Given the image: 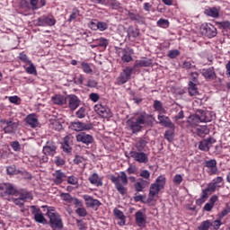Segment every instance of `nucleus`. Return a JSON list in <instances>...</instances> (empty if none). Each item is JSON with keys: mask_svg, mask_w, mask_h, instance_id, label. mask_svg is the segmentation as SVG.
Masks as SVG:
<instances>
[{"mask_svg": "<svg viewBox=\"0 0 230 230\" xmlns=\"http://www.w3.org/2000/svg\"><path fill=\"white\" fill-rule=\"evenodd\" d=\"M208 191H211V190H208V187L202 191L201 193V197L199 199H197V204H204V202H206V199H208Z\"/></svg>", "mask_w": 230, "mask_h": 230, "instance_id": "45", "label": "nucleus"}, {"mask_svg": "<svg viewBox=\"0 0 230 230\" xmlns=\"http://www.w3.org/2000/svg\"><path fill=\"white\" fill-rule=\"evenodd\" d=\"M188 91H189L190 96H197V95H199V89H197V84H195V83H193L191 81L189 82Z\"/></svg>", "mask_w": 230, "mask_h": 230, "instance_id": "38", "label": "nucleus"}, {"mask_svg": "<svg viewBox=\"0 0 230 230\" xmlns=\"http://www.w3.org/2000/svg\"><path fill=\"white\" fill-rule=\"evenodd\" d=\"M190 77L192 84H197L199 82V73L198 72H190Z\"/></svg>", "mask_w": 230, "mask_h": 230, "instance_id": "63", "label": "nucleus"}, {"mask_svg": "<svg viewBox=\"0 0 230 230\" xmlns=\"http://www.w3.org/2000/svg\"><path fill=\"white\" fill-rule=\"evenodd\" d=\"M201 31L203 35L208 37V39H213V37H217V28L214 27L211 23H206L201 26Z\"/></svg>", "mask_w": 230, "mask_h": 230, "instance_id": "12", "label": "nucleus"}, {"mask_svg": "<svg viewBox=\"0 0 230 230\" xmlns=\"http://www.w3.org/2000/svg\"><path fill=\"white\" fill-rule=\"evenodd\" d=\"M76 118H79V119H82L85 118V108L81 107L76 112H75Z\"/></svg>", "mask_w": 230, "mask_h": 230, "instance_id": "55", "label": "nucleus"}, {"mask_svg": "<svg viewBox=\"0 0 230 230\" xmlns=\"http://www.w3.org/2000/svg\"><path fill=\"white\" fill-rule=\"evenodd\" d=\"M25 121L27 125L31 128H37V127H39V119L37 118V115L34 113L29 114L25 118Z\"/></svg>", "mask_w": 230, "mask_h": 230, "instance_id": "27", "label": "nucleus"}, {"mask_svg": "<svg viewBox=\"0 0 230 230\" xmlns=\"http://www.w3.org/2000/svg\"><path fill=\"white\" fill-rule=\"evenodd\" d=\"M7 175H17V167L15 165H10L6 168Z\"/></svg>", "mask_w": 230, "mask_h": 230, "instance_id": "52", "label": "nucleus"}, {"mask_svg": "<svg viewBox=\"0 0 230 230\" xmlns=\"http://www.w3.org/2000/svg\"><path fill=\"white\" fill-rule=\"evenodd\" d=\"M66 172H62V170H57L52 173V181L58 186L66 181Z\"/></svg>", "mask_w": 230, "mask_h": 230, "instance_id": "14", "label": "nucleus"}, {"mask_svg": "<svg viewBox=\"0 0 230 230\" xmlns=\"http://www.w3.org/2000/svg\"><path fill=\"white\" fill-rule=\"evenodd\" d=\"M148 143H150V138L148 137H142L137 141L135 146L138 152H145Z\"/></svg>", "mask_w": 230, "mask_h": 230, "instance_id": "25", "label": "nucleus"}, {"mask_svg": "<svg viewBox=\"0 0 230 230\" xmlns=\"http://www.w3.org/2000/svg\"><path fill=\"white\" fill-rule=\"evenodd\" d=\"M150 186V181H146L143 178H139L137 182L134 183V190L137 192L143 191V190Z\"/></svg>", "mask_w": 230, "mask_h": 230, "instance_id": "22", "label": "nucleus"}, {"mask_svg": "<svg viewBox=\"0 0 230 230\" xmlns=\"http://www.w3.org/2000/svg\"><path fill=\"white\" fill-rule=\"evenodd\" d=\"M153 107L155 111H157L161 114H166V110L163 107V102H161V101H158V100L155 101Z\"/></svg>", "mask_w": 230, "mask_h": 230, "instance_id": "40", "label": "nucleus"}, {"mask_svg": "<svg viewBox=\"0 0 230 230\" xmlns=\"http://www.w3.org/2000/svg\"><path fill=\"white\" fill-rule=\"evenodd\" d=\"M140 177L142 179H145V181H150V171L148 170H142L139 173Z\"/></svg>", "mask_w": 230, "mask_h": 230, "instance_id": "56", "label": "nucleus"}, {"mask_svg": "<svg viewBox=\"0 0 230 230\" xmlns=\"http://www.w3.org/2000/svg\"><path fill=\"white\" fill-rule=\"evenodd\" d=\"M29 64H30V66L26 68V72L29 75H37V68H35V66L33 65V63L31 61V63Z\"/></svg>", "mask_w": 230, "mask_h": 230, "instance_id": "54", "label": "nucleus"}, {"mask_svg": "<svg viewBox=\"0 0 230 230\" xmlns=\"http://www.w3.org/2000/svg\"><path fill=\"white\" fill-rule=\"evenodd\" d=\"M70 128L75 130V132H84L85 130H93V124L77 120L70 123Z\"/></svg>", "mask_w": 230, "mask_h": 230, "instance_id": "8", "label": "nucleus"}, {"mask_svg": "<svg viewBox=\"0 0 230 230\" xmlns=\"http://www.w3.org/2000/svg\"><path fill=\"white\" fill-rule=\"evenodd\" d=\"M140 33L139 29L128 28V37L129 40H136Z\"/></svg>", "mask_w": 230, "mask_h": 230, "instance_id": "35", "label": "nucleus"}, {"mask_svg": "<svg viewBox=\"0 0 230 230\" xmlns=\"http://www.w3.org/2000/svg\"><path fill=\"white\" fill-rule=\"evenodd\" d=\"M94 111L101 118H111L112 116L111 110L100 103L94 106Z\"/></svg>", "mask_w": 230, "mask_h": 230, "instance_id": "15", "label": "nucleus"}, {"mask_svg": "<svg viewBox=\"0 0 230 230\" xmlns=\"http://www.w3.org/2000/svg\"><path fill=\"white\" fill-rule=\"evenodd\" d=\"M202 76L207 80H217V73L215 67L203 68L200 70Z\"/></svg>", "mask_w": 230, "mask_h": 230, "instance_id": "20", "label": "nucleus"}, {"mask_svg": "<svg viewBox=\"0 0 230 230\" xmlns=\"http://www.w3.org/2000/svg\"><path fill=\"white\" fill-rule=\"evenodd\" d=\"M51 102L55 105H66L67 103V98L62 94H56L51 97Z\"/></svg>", "mask_w": 230, "mask_h": 230, "instance_id": "30", "label": "nucleus"}, {"mask_svg": "<svg viewBox=\"0 0 230 230\" xmlns=\"http://www.w3.org/2000/svg\"><path fill=\"white\" fill-rule=\"evenodd\" d=\"M154 116L147 114L146 112H141L135 118H131L127 120L128 130H131L132 134H137L141 132L144 127L152 126L154 124Z\"/></svg>", "mask_w": 230, "mask_h": 230, "instance_id": "1", "label": "nucleus"}, {"mask_svg": "<svg viewBox=\"0 0 230 230\" xmlns=\"http://www.w3.org/2000/svg\"><path fill=\"white\" fill-rule=\"evenodd\" d=\"M205 168H207L208 175H218V173H220L218 166L217 165V160L215 159L205 161Z\"/></svg>", "mask_w": 230, "mask_h": 230, "instance_id": "10", "label": "nucleus"}, {"mask_svg": "<svg viewBox=\"0 0 230 230\" xmlns=\"http://www.w3.org/2000/svg\"><path fill=\"white\" fill-rule=\"evenodd\" d=\"M220 226H222V221H220V219L210 222V227H213L215 230L220 229Z\"/></svg>", "mask_w": 230, "mask_h": 230, "instance_id": "58", "label": "nucleus"}, {"mask_svg": "<svg viewBox=\"0 0 230 230\" xmlns=\"http://www.w3.org/2000/svg\"><path fill=\"white\" fill-rule=\"evenodd\" d=\"M75 139L77 143H83L84 145H92V143H94V137H93V135L84 132L77 134L75 136Z\"/></svg>", "mask_w": 230, "mask_h": 230, "instance_id": "13", "label": "nucleus"}, {"mask_svg": "<svg viewBox=\"0 0 230 230\" xmlns=\"http://www.w3.org/2000/svg\"><path fill=\"white\" fill-rule=\"evenodd\" d=\"M55 209L51 208V209H48L47 217L49 218V226L53 230H62L64 229V222L62 221V217L58 213L53 212Z\"/></svg>", "mask_w": 230, "mask_h": 230, "instance_id": "5", "label": "nucleus"}, {"mask_svg": "<svg viewBox=\"0 0 230 230\" xmlns=\"http://www.w3.org/2000/svg\"><path fill=\"white\" fill-rule=\"evenodd\" d=\"M172 181L175 184V186H180V184L182 182V175L175 174Z\"/></svg>", "mask_w": 230, "mask_h": 230, "instance_id": "60", "label": "nucleus"}, {"mask_svg": "<svg viewBox=\"0 0 230 230\" xmlns=\"http://www.w3.org/2000/svg\"><path fill=\"white\" fill-rule=\"evenodd\" d=\"M1 123H4L5 127H4V134H13L15 129L17 128V123L12 120H2Z\"/></svg>", "mask_w": 230, "mask_h": 230, "instance_id": "24", "label": "nucleus"}, {"mask_svg": "<svg viewBox=\"0 0 230 230\" xmlns=\"http://www.w3.org/2000/svg\"><path fill=\"white\" fill-rule=\"evenodd\" d=\"M209 227H211V221L206 220L200 224L197 230H209Z\"/></svg>", "mask_w": 230, "mask_h": 230, "instance_id": "47", "label": "nucleus"}, {"mask_svg": "<svg viewBox=\"0 0 230 230\" xmlns=\"http://www.w3.org/2000/svg\"><path fill=\"white\" fill-rule=\"evenodd\" d=\"M109 28V24L105 22H97V30L105 31Z\"/></svg>", "mask_w": 230, "mask_h": 230, "instance_id": "50", "label": "nucleus"}, {"mask_svg": "<svg viewBox=\"0 0 230 230\" xmlns=\"http://www.w3.org/2000/svg\"><path fill=\"white\" fill-rule=\"evenodd\" d=\"M179 55H181V51H179L178 49H172V50H169L167 57L169 58H177Z\"/></svg>", "mask_w": 230, "mask_h": 230, "instance_id": "53", "label": "nucleus"}, {"mask_svg": "<svg viewBox=\"0 0 230 230\" xmlns=\"http://www.w3.org/2000/svg\"><path fill=\"white\" fill-rule=\"evenodd\" d=\"M217 24H218L219 28H222L223 30H227V28L230 27V22L228 21L218 22Z\"/></svg>", "mask_w": 230, "mask_h": 230, "instance_id": "64", "label": "nucleus"}, {"mask_svg": "<svg viewBox=\"0 0 230 230\" xmlns=\"http://www.w3.org/2000/svg\"><path fill=\"white\" fill-rule=\"evenodd\" d=\"M19 198L24 202L25 200L28 199H32L33 197L31 196V193L26 190H23L22 192L19 193Z\"/></svg>", "mask_w": 230, "mask_h": 230, "instance_id": "44", "label": "nucleus"}, {"mask_svg": "<svg viewBox=\"0 0 230 230\" xmlns=\"http://www.w3.org/2000/svg\"><path fill=\"white\" fill-rule=\"evenodd\" d=\"M157 119L159 121V124L162 127H165V128H175V124L172 122V119H170V117H166L164 115L159 114L157 117Z\"/></svg>", "mask_w": 230, "mask_h": 230, "instance_id": "18", "label": "nucleus"}, {"mask_svg": "<svg viewBox=\"0 0 230 230\" xmlns=\"http://www.w3.org/2000/svg\"><path fill=\"white\" fill-rule=\"evenodd\" d=\"M214 143H217V139L213 137L205 138L199 142V150H201L202 152H209V148L213 146Z\"/></svg>", "mask_w": 230, "mask_h": 230, "instance_id": "11", "label": "nucleus"}, {"mask_svg": "<svg viewBox=\"0 0 230 230\" xmlns=\"http://www.w3.org/2000/svg\"><path fill=\"white\" fill-rule=\"evenodd\" d=\"M83 199L87 206V208H100L102 203L98 199H94L89 195H83Z\"/></svg>", "mask_w": 230, "mask_h": 230, "instance_id": "23", "label": "nucleus"}, {"mask_svg": "<svg viewBox=\"0 0 230 230\" xmlns=\"http://www.w3.org/2000/svg\"><path fill=\"white\" fill-rule=\"evenodd\" d=\"M222 182H224V178L217 176L212 182L208 183V190L210 191V193H214V191H217V188H222Z\"/></svg>", "mask_w": 230, "mask_h": 230, "instance_id": "17", "label": "nucleus"}, {"mask_svg": "<svg viewBox=\"0 0 230 230\" xmlns=\"http://www.w3.org/2000/svg\"><path fill=\"white\" fill-rule=\"evenodd\" d=\"M89 182L93 184L94 186H103V181L102 178L98 175V173L94 172L88 178Z\"/></svg>", "mask_w": 230, "mask_h": 230, "instance_id": "32", "label": "nucleus"}, {"mask_svg": "<svg viewBox=\"0 0 230 230\" xmlns=\"http://www.w3.org/2000/svg\"><path fill=\"white\" fill-rule=\"evenodd\" d=\"M55 19L51 18V17H40L38 18V25L39 26H53L55 25Z\"/></svg>", "mask_w": 230, "mask_h": 230, "instance_id": "28", "label": "nucleus"}, {"mask_svg": "<svg viewBox=\"0 0 230 230\" xmlns=\"http://www.w3.org/2000/svg\"><path fill=\"white\" fill-rule=\"evenodd\" d=\"M175 137V128H170L164 133V139H166L169 143L173 141V137Z\"/></svg>", "mask_w": 230, "mask_h": 230, "instance_id": "41", "label": "nucleus"}, {"mask_svg": "<svg viewBox=\"0 0 230 230\" xmlns=\"http://www.w3.org/2000/svg\"><path fill=\"white\" fill-rule=\"evenodd\" d=\"M194 134L199 136V137H204L206 135L209 134V129L206 126H199L195 128Z\"/></svg>", "mask_w": 230, "mask_h": 230, "instance_id": "36", "label": "nucleus"}, {"mask_svg": "<svg viewBox=\"0 0 230 230\" xmlns=\"http://www.w3.org/2000/svg\"><path fill=\"white\" fill-rule=\"evenodd\" d=\"M68 107L70 111H76L80 107V99L75 94L68 95Z\"/></svg>", "mask_w": 230, "mask_h": 230, "instance_id": "26", "label": "nucleus"}, {"mask_svg": "<svg viewBox=\"0 0 230 230\" xmlns=\"http://www.w3.org/2000/svg\"><path fill=\"white\" fill-rule=\"evenodd\" d=\"M164 186H166V178L164 176H158L155 181L150 185L147 198L148 204L157 201L159 191H161V190H164Z\"/></svg>", "mask_w": 230, "mask_h": 230, "instance_id": "3", "label": "nucleus"}, {"mask_svg": "<svg viewBox=\"0 0 230 230\" xmlns=\"http://www.w3.org/2000/svg\"><path fill=\"white\" fill-rule=\"evenodd\" d=\"M112 183H114L115 189L120 195H127V186H128V179L131 182H136V177L127 176V172L124 171L118 173L117 176L111 175L110 177Z\"/></svg>", "mask_w": 230, "mask_h": 230, "instance_id": "2", "label": "nucleus"}, {"mask_svg": "<svg viewBox=\"0 0 230 230\" xmlns=\"http://www.w3.org/2000/svg\"><path fill=\"white\" fill-rule=\"evenodd\" d=\"M94 43L97 44L99 48H103V49H107V47L109 46V40L105 38H99L94 40Z\"/></svg>", "mask_w": 230, "mask_h": 230, "instance_id": "39", "label": "nucleus"}, {"mask_svg": "<svg viewBox=\"0 0 230 230\" xmlns=\"http://www.w3.org/2000/svg\"><path fill=\"white\" fill-rule=\"evenodd\" d=\"M128 15L130 21H134L135 22H139L140 24H145V17L141 16L140 14L129 12Z\"/></svg>", "mask_w": 230, "mask_h": 230, "instance_id": "33", "label": "nucleus"}, {"mask_svg": "<svg viewBox=\"0 0 230 230\" xmlns=\"http://www.w3.org/2000/svg\"><path fill=\"white\" fill-rule=\"evenodd\" d=\"M136 224L138 227H145L146 226V214L138 210L135 214Z\"/></svg>", "mask_w": 230, "mask_h": 230, "instance_id": "21", "label": "nucleus"}, {"mask_svg": "<svg viewBox=\"0 0 230 230\" xmlns=\"http://www.w3.org/2000/svg\"><path fill=\"white\" fill-rule=\"evenodd\" d=\"M169 24L170 22H168V20L160 19L157 21V26H159L160 28H168Z\"/></svg>", "mask_w": 230, "mask_h": 230, "instance_id": "57", "label": "nucleus"}, {"mask_svg": "<svg viewBox=\"0 0 230 230\" xmlns=\"http://www.w3.org/2000/svg\"><path fill=\"white\" fill-rule=\"evenodd\" d=\"M0 191H4L7 195H17V188L12 183H0Z\"/></svg>", "mask_w": 230, "mask_h": 230, "instance_id": "19", "label": "nucleus"}, {"mask_svg": "<svg viewBox=\"0 0 230 230\" xmlns=\"http://www.w3.org/2000/svg\"><path fill=\"white\" fill-rule=\"evenodd\" d=\"M44 155H50L53 157L57 154V144L51 141H48L43 147Z\"/></svg>", "mask_w": 230, "mask_h": 230, "instance_id": "16", "label": "nucleus"}, {"mask_svg": "<svg viewBox=\"0 0 230 230\" xmlns=\"http://www.w3.org/2000/svg\"><path fill=\"white\" fill-rule=\"evenodd\" d=\"M150 66H152V59L145 58L137 61L134 65V67H150Z\"/></svg>", "mask_w": 230, "mask_h": 230, "instance_id": "34", "label": "nucleus"}, {"mask_svg": "<svg viewBox=\"0 0 230 230\" xmlns=\"http://www.w3.org/2000/svg\"><path fill=\"white\" fill-rule=\"evenodd\" d=\"M81 66L84 73H86L87 75L93 73V68H91V66L88 63L83 62Z\"/></svg>", "mask_w": 230, "mask_h": 230, "instance_id": "49", "label": "nucleus"}, {"mask_svg": "<svg viewBox=\"0 0 230 230\" xmlns=\"http://www.w3.org/2000/svg\"><path fill=\"white\" fill-rule=\"evenodd\" d=\"M61 200H64V202H66V204H73V197L69 193H60L59 195Z\"/></svg>", "mask_w": 230, "mask_h": 230, "instance_id": "43", "label": "nucleus"}, {"mask_svg": "<svg viewBox=\"0 0 230 230\" xmlns=\"http://www.w3.org/2000/svg\"><path fill=\"white\" fill-rule=\"evenodd\" d=\"M31 6L33 10H39L42 6H46V0H30Z\"/></svg>", "mask_w": 230, "mask_h": 230, "instance_id": "37", "label": "nucleus"}, {"mask_svg": "<svg viewBox=\"0 0 230 230\" xmlns=\"http://www.w3.org/2000/svg\"><path fill=\"white\" fill-rule=\"evenodd\" d=\"M76 215H78V217H87V209H85V208H78L75 210Z\"/></svg>", "mask_w": 230, "mask_h": 230, "instance_id": "59", "label": "nucleus"}, {"mask_svg": "<svg viewBox=\"0 0 230 230\" xmlns=\"http://www.w3.org/2000/svg\"><path fill=\"white\" fill-rule=\"evenodd\" d=\"M129 157L137 163L146 164L148 163V154L143 151H130Z\"/></svg>", "mask_w": 230, "mask_h": 230, "instance_id": "7", "label": "nucleus"}, {"mask_svg": "<svg viewBox=\"0 0 230 230\" xmlns=\"http://www.w3.org/2000/svg\"><path fill=\"white\" fill-rule=\"evenodd\" d=\"M132 71H134V68L129 66L125 67L116 80L117 85H123V84H127V82L132 77Z\"/></svg>", "mask_w": 230, "mask_h": 230, "instance_id": "6", "label": "nucleus"}, {"mask_svg": "<svg viewBox=\"0 0 230 230\" xmlns=\"http://www.w3.org/2000/svg\"><path fill=\"white\" fill-rule=\"evenodd\" d=\"M183 69H197V66L193 65L190 61H183L182 64Z\"/></svg>", "mask_w": 230, "mask_h": 230, "instance_id": "51", "label": "nucleus"}, {"mask_svg": "<svg viewBox=\"0 0 230 230\" xmlns=\"http://www.w3.org/2000/svg\"><path fill=\"white\" fill-rule=\"evenodd\" d=\"M11 200L12 202H13V204H15V206H19L20 208H22L24 206V201L20 198L18 199L13 198Z\"/></svg>", "mask_w": 230, "mask_h": 230, "instance_id": "62", "label": "nucleus"}, {"mask_svg": "<svg viewBox=\"0 0 230 230\" xmlns=\"http://www.w3.org/2000/svg\"><path fill=\"white\" fill-rule=\"evenodd\" d=\"M132 55H134V50L129 48L123 49L121 60L123 62H132Z\"/></svg>", "mask_w": 230, "mask_h": 230, "instance_id": "29", "label": "nucleus"}, {"mask_svg": "<svg viewBox=\"0 0 230 230\" xmlns=\"http://www.w3.org/2000/svg\"><path fill=\"white\" fill-rule=\"evenodd\" d=\"M215 116L212 111L198 110L195 116H190L189 123L190 127H199V123H209L213 121Z\"/></svg>", "mask_w": 230, "mask_h": 230, "instance_id": "4", "label": "nucleus"}, {"mask_svg": "<svg viewBox=\"0 0 230 230\" xmlns=\"http://www.w3.org/2000/svg\"><path fill=\"white\" fill-rule=\"evenodd\" d=\"M31 211L37 224H42L43 226H46V224H48V220L46 219V217H44V214H42V210L37 208V206H31Z\"/></svg>", "mask_w": 230, "mask_h": 230, "instance_id": "9", "label": "nucleus"}, {"mask_svg": "<svg viewBox=\"0 0 230 230\" xmlns=\"http://www.w3.org/2000/svg\"><path fill=\"white\" fill-rule=\"evenodd\" d=\"M113 213L116 218L119 219V222H118V226H125L127 222V217H125V214H123V211L118 208H114Z\"/></svg>", "mask_w": 230, "mask_h": 230, "instance_id": "31", "label": "nucleus"}, {"mask_svg": "<svg viewBox=\"0 0 230 230\" xmlns=\"http://www.w3.org/2000/svg\"><path fill=\"white\" fill-rule=\"evenodd\" d=\"M205 13L208 17H214V19H217V17H218L219 15L218 9H217L216 7L206 9Z\"/></svg>", "mask_w": 230, "mask_h": 230, "instance_id": "42", "label": "nucleus"}, {"mask_svg": "<svg viewBox=\"0 0 230 230\" xmlns=\"http://www.w3.org/2000/svg\"><path fill=\"white\" fill-rule=\"evenodd\" d=\"M66 182H67V184H71L72 186H77L78 177H76L75 175L68 176Z\"/></svg>", "mask_w": 230, "mask_h": 230, "instance_id": "48", "label": "nucleus"}, {"mask_svg": "<svg viewBox=\"0 0 230 230\" xmlns=\"http://www.w3.org/2000/svg\"><path fill=\"white\" fill-rule=\"evenodd\" d=\"M77 17H80V11L77 8H74L72 10V13L68 18V22H71L72 21H75V19H76Z\"/></svg>", "mask_w": 230, "mask_h": 230, "instance_id": "46", "label": "nucleus"}, {"mask_svg": "<svg viewBox=\"0 0 230 230\" xmlns=\"http://www.w3.org/2000/svg\"><path fill=\"white\" fill-rule=\"evenodd\" d=\"M84 162H85V159L81 155H75L73 160L74 164H82Z\"/></svg>", "mask_w": 230, "mask_h": 230, "instance_id": "61", "label": "nucleus"}]
</instances>
